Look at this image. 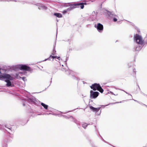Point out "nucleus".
Instances as JSON below:
<instances>
[{
  "label": "nucleus",
  "instance_id": "obj_40",
  "mask_svg": "<svg viewBox=\"0 0 147 147\" xmlns=\"http://www.w3.org/2000/svg\"><path fill=\"white\" fill-rule=\"evenodd\" d=\"M108 105H105V106H108Z\"/></svg>",
  "mask_w": 147,
  "mask_h": 147
},
{
  "label": "nucleus",
  "instance_id": "obj_31",
  "mask_svg": "<svg viewBox=\"0 0 147 147\" xmlns=\"http://www.w3.org/2000/svg\"><path fill=\"white\" fill-rule=\"evenodd\" d=\"M50 114H51V113H49V114H48L47 113H45L44 114L45 115H48Z\"/></svg>",
  "mask_w": 147,
  "mask_h": 147
},
{
  "label": "nucleus",
  "instance_id": "obj_23",
  "mask_svg": "<svg viewBox=\"0 0 147 147\" xmlns=\"http://www.w3.org/2000/svg\"><path fill=\"white\" fill-rule=\"evenodd\" d=\"M113 20L114 22H116L117 21V19L115 18V17H113Z\"/></svg>",
  "mask_w": 147,
  "mask_h": 147
},
{
  "label": "nucleus",
  "instance_id": "obj_34",
  "mask_svg": "<svg viewBox=\"0 0 147 147\" xmlns=\"http://www.w3.org/2000/svg\"><path fill=\"white\" fill-rule=\"evenodd\" d=\"M68 112H61V113H62L65 114V113H68Z\"/></svg>",
  "mask_w": 147,
  "mask_h": 147
},
{
  "label": "nucleus",
  "instance_id": "obj_24",
  "mask_svg": "<svg viewBox=\"0 0 147 147\" xmlns=\"http://www.w3.org/2000/svg\"><path fill=\"white\" fill-rule=\"evenodd\" d=\"M67 9H66V10H64L63 12H62V13H63V14H65V13H66L67 12Z\"/></svg>",
  "mask_w": 147,
  "mask_h": 147
},
{
  "label": "nucleus",
  "instance_id": "obj_33",
  "mask_svg": "<svg viewBox=\"0 0 147 147\" xmlns=\"http://www.w3.org/2000/svg\"><path fill=\"white\" fill-rule=\"evenodd\" d=\"M74 79H76L77 80H79V79L78 78H76L75 77H74Z\"/></svg>",
  "mask_w": 147,
  "mask_h": 147
},
{
  "label": "nucleus",
  "instance_id": "obj_13",
  "mask_svg": "<svg viewBox=\"0 0 147 147\" xmlns=\"http://www.w3.org/2000/svg\"><path fill=\"white\" fill-rule=\"evenodd\" d=\"M51 58L53 59H54L55 58H57L59 60L60 59V57H57V56H54L51 55H50L49 58H48L47 59H45L44 61H46L47 60H49Z\"/></svg>",
  "mask_w": 147,
  "mask_h": 147
},
{
  "label": "nucleus",
  "instance_id": "obj_22",
  "mask_svg": "<svg viewBox=\"0 0 147 147\" xmlns=\"http://www.w3.org/2000/svg\"><path fill=\"white\" fill-rule=\"evenodd\" d=\"M56 52V51L55 49H53V53H52V54L53 55H55V53Z\"/></svg>",
  "mask_w": 147,
  "mask_h": 147
},
{
  "label": "nucleus",
  "instance_id": "obj_26",
  "mask_svg": "<svg viewBox=\"0 0 147 147\" xmlns=\"http://www.w3.org/2000/svg\"><path fill=\"white\" fill-rule=\"evenodd\" d=\"M137 86H138V88L136 90H137L138 91L140 90V88L139 85H138Z\"/></svg>",
  "mask_w": 147,
  "mask_h": 147
},
{
  "label": "nucleus",
  "instance_id": "obj_2",
  "mask_svg": "<svg viewBox=\"0 0 147 147\" xmlns=\"http://www.w3.org/2000/svg\"><path fill=\"white\" fill-rule=\"evenodd\" d=\"M2 78H3L4 79H6V80H5V81L7 83V87H13V85H11V82L9 80H13V78L11 77L9 75L5 74L1 76L0 79Z\"/></svg>",
  "mask_w": 147,
  "mask_h": 147
},
{
  "label": "nucleus",
  "instance_id": "obj_19",
  "mask_svg": "<svg viewBox=\"0 0 147 147\" xmlns=\"http://www.w3.org/2000/svg\"><path fill=\"white\" fill-rule=\"evenodd\" d=\"M141 48L140 46H138L137 47H136L135 49V50L136 51H139L140 50Z\"/></svg>",
  "mask_w": 147,
  "mask_h": 147
},
{
  "label": "nucleus",
  "instance_id": "obj_4",
  "mask_svg": "<svg viewBox=\"0 0 147 147\" xmlns=\"http://www.w3.org/2000/svg\"><path fill=\"white\" fill-rule=\"evenodd\" d=\"M28 102L32 104L37 106L38 105V102L36 100L34 97H30L28 98Z\"/></svg>",
  "mask_w": 147,
  "mask_h": 147
},
{
  "label": "nucleus",
  "instance_id": "obj_16",
  "mask_svg": "<svg viewBox=\"0 0 147 147\" xmlns=\"http://www.w3.org/2000/svg\"><path fill=\"white\" fill-rule=\"evenodd\" d=\"M41 105L44 107L45 109H48V106L47 105H45L44 103L42 102L41 103Z\"/></svg>",
  "mask_w": 147,
  "mask_h": 147
},
{
  "label": "nucleus",
  "instance_id": "obj_15",
  "mask_svg": "<svg viewBox=\"0 0 147 147\" xmlns=\"http://www.w3.org/2000/svg\"><path fill=\"white\" fill-rule=\"evenodd\" d=\"M54 15L58 18L62 17L61 14L59 13H54Z\"/></svg>",
  "mask_w": 147,
  "mask_h": 147
},
{
  "label": "nucleus",
  "instance_id": "obj_28",
  "mask_svg": "<svg viewBox=\"0 0 147 147\" xmlns=\"http://www.w3.org/2000/svg\"><path fill=\"white\" fill-rule=\"evenodd\" d=\"M66 72V74H69V75L70 74V73H69V71H68V70H67L66 71H65Z\"/></svg>",
  "mask_w": 147,
  "mask_h": 147
},
{
  "label": "nucleus",
  "instance_id": "obj_39",
  "mask_svg": "<svg viewBox=\"0 0 147 147\" xmlns=\"http://www.w3.org/2000/svg\"><path fill=\"white\" fill-rule=\"evenodd\" d=\"M135 69H134V71L135 72Z\"/></svg>",
  "mask_w": 147,
  "mask_h": 147
},
{
  "label": "nucleus",
  "instance_id": "obj_41",
  "mask_svg": "<svg viewBox=\"0 0 147 147\" xmlns=\"http://www.w3.org/2000/svg\"><path fill=\"white\" fill-rule=\"evenodd\" d=\"M23 105L24 106L25 105V104L24 103H23Z\"/></svg>",
  "mask_w": 147,
  "mask_h": 147
},
{
  "label": "nucleus",
  "instance_id": "obj_18",
  "mask_svg": "<svg viewBox=\"0 0 147 147\" xmlns=\"http://www.w3.org/2000/svg\"><path fill=\"white\" fill-rule=\"evenodd\" d=\"M89 125V124H87L86 123H83L82 124V126L84 128H86V127Z\"/></svg>",
  "mask_w": 147,
  "mask_h": 147
},
{
  "label": "nucleus",
  "instance_id": "obj_38",
  "mask_svg": "<svg viewBox=\"0 0 147 147\" xmlns=\"http://www.w3.org/2000/svg\"><path fill=\"white\" fill-rule=\"evenodd\" d=\"M105 142V141L103 139H102Z\"/></svg>",
  "mask_w": 147,
  "mask_h": 147
},
{
  "label": "nucleus",
  "instance_id": "obj_30",
  "mask_svg": "<svg viewBox=\"0 0 147 147\" xmlns=\"http://www.w3.org/2000/svg\"><path fill=\"white\" fill-rule=\"evenodd\" d=\"M114 88L115 89H117V90H121V89H119V88H117L115 87H114Z\"/></svg>",
  "mask_w": 147,
  "mask_h": 147
},
{
  "label": "nucleus",
  "instance_id": "obj_43",
  "mask_svg": "<svg viewBox=\"0 0 147 147\" xmlns=\"http://www.w3.org/2000/svg\"><path fill=\"white\" fill-rule=\"evenodd\" d=\"M69 71V73H71V72H71V71Z\"/></svg>",
  "mask_w": 147,
  "mask_h": 147
},
{
  "label": "nucleus",
  "instance_id": "obj_37",
  "mask_svg": "<svg viewBox=\"0 0 147 147\" xmlns=\"http://www.w3.org/2000/svg\"><path fill=\"white\" fill-rule=\"evenodd\" d=\"M119 102L121 103V102H116V103H119Z\"/></svg>",
  "mask_w": 147,
  "mask_h": 147
},
{
  "label": "nucleus",
  "instance_id": "obj_36",
  "mask_svg": "<svg viewBox=\"0 0 147 147\" xmlns=\"http://www.w3.org/2000/svg\"><path fill=\"white\" fill-rule=\"evenodd\" d=\"M101 112V111H100V112L98 114H97V115H100V114Z\"/></svg>",
  "mask_w": 147,
  "mask_h": 147
},
{
  "label": "nucleus",
  "instance_id": "obj_29",
  "mask_svg": "<svg viewBox=\"0 0 147 147\" xmlns=\"http://www.w3.org/2000/svg\"><path fill=\"white\" fill-rule=\"evenodd\" d=\"M132 100H133V99H132ZM133 100H134V101H136V102H138V103H140V104H142V103H140V102H139L138 101H137V100H134V99H133Z\"/></svg>",
  "mask_w": 147,
  "mask_h": 147
},
{
  "label": "nucleus",
  "instance_id": "obj_21",
  "mask_svg": "<svg viewBox=\"0 0 147 147\" xmlns=\"http://www.w3.org/2000/svg\"><path fill=\"white\" fill-rule=\"evenodd\" d=\"M5 127H6V128H8V129H9V131L7 130H6V131H8V132L10 134V131H12V130H11V127H10V128H9V127H7L6 126H5Z\"/></svg>",
  "mask_w": 147,
  "mask_h": 147
},
{
  "label": "nucleus",
  "instance_id": "obj_10",
  "mask_svg": "<svg viewBox=\"0 0 147 147\" xmlns=\"http://www.w3.org/2000/svg\"><path fill=\"white\" fill-rule=\"evenodd\" d=\"M36 5L38 6V8L39 9L46 10L47 9V7L45 6V5L43 4L37 3L35 4Z\"/></svg>",
  "mask_w": 147,
  "mask_h": 147
},
{
  "label": "nucleus",
  "instance_id": "obj_3",
  "mask_svg": "<svg viewBox=\"0 0 147 147\" xmlns=\"http://www.w3.org/2000/svg\"><path fill=\"white\" fill-rule=\"evenodd\" d=\"M134 41L138 44L143 46L145 44L142 36L138 34H136L134 35Z\"/></svg>",
  "mask_w": 147,
  "mask_h": 147
},
{
  "label": "nucleus",
  "instance_id": "obj_9",
  "mask_svg": "<svg viewBox=\"0 0 147 147\" xmlns=\"http://www.w3.org/2000/svg\"><path fill=\"white\" fill-rule=\"evenodd\" d=\"M62 116L66 119L70 118L71 121L74 122L78 124L79 122L77 121L75 118L71 116H67L65 115H62Z\"/></svg>",
  "mask_w": 147,
  "mask_h": 147
},
{
  "label": "nucleus",
  "instance_id": "obj_8",
  "mask_svg": "<svg viewBox=\"0 0 147 147\" xmlns=\"http://www.w3.org/2000/svg\"><path fill=\"white\" fill-rule=\"evenodd\" d=\"M105 13L107 14V16H108V18L110 19L116 16L113 12H111L109 11L106 10Z\"/></svg>",
  "mask_w": 147,
  "mask_h": 147
},
{
  "label": "nucleus",
  "instance_id": "obj_6",
  "mask_svg": "<svg viewBox=\"0 0 147 147\" xmlns=\"http://www.w3.org/2000/svg\"><path fill=\"white\" fill-rule=\"evenodd\" d=\"M94 27L97 29L98 31L100 32H102L103 30V26L100 23H98L95 24L94 25Z\"/></svg>",
  "mask_w": 147,
  "mask_h": 147
},
{
  "label": "nucleus",
  "instance_id": "obj_17",
  "mask_svg": "<svg viewBox=\"0 0 147 147\" xmlns=\"http://www.w3.org/2000/svg\"><path fill=\"white\" fill-rule=\"evenodd\" d=\"M97 90L99 91L101 93H102L103 92V90L102 87H101L100 86V85L98 87Z\"/></svg>",
  "mask_w": 147,
  "mask_h": 147
},
{
  "label": "nucleus",
  "instance_id": "obj_14",
  "mask_svg": "<svg viewBox=\"0 0 147 147\" xmlns=\"http://www.w3.org/2000/svg\"><path fill=\"white\" fill-rule=\"evenodd\" d=\"M96 16H91L88 19V20L89 21H93L96 19Z\"/></svg>",
  "mask_w": 147,
  "mask_h": 147
},
{
  "label": "nucleus",
  "instance_id": "obj_7",
  "mask_svg": "<svg viewBox=\"0 0 147 147\" xmlns=\"http://www.w3.org/2000/svg\"><path fill=\"white\" fill-rule=\"evenodd\" d=\"M99 93L98 92H94L92 90L90 91V98L94 99L96 98L98 96Z\"/></svg>",
  "mask_w": 147,
  "mask_h": 147
},
{
  "label": "nucleus",
  "instance_id": "obj_12",
  "mask_svg": "<svg viewBox=\"0 0 147 147\" xmlns=\"http://www.w3.org/2000/svg\"><path fill=\"white\" fill-rule=\"evenodd\" d=\"M89 107L90 109L93 112H97L99 110H100V107H98V108H95L93 107L90 106H89Z\"/></svg>",
  "mask_w": 147,
  "mask_h": 147
},
{
  "label": "nucleus",
  "instance_id": "obj_25",
  "mask_svg": "<svg viewBox=\"0 0 147 147\" xmlns=\"http://www.w3.org/2000/svg\"><path fill=\"white\" fill-rule=\"evenodd\" d=\"M109 93H110L111 94H112L114 95H116L117 96V95H118L117 94H114V93L113 92H112L111 91H109Z\"/></svg>",
  "mask_w": 147,
  "mask_h": 147
},
{
  "label": "nucleus",
  "instance_id": "obj_11",
  "mask_svg": "<svg viewBox=\"0 0 147 147\" xmlns=\"http://www.w3.org/2000/svg\"><path fill=\"white\" fill-rule=\"evenodd\" d=\"M99 85L100 84H99L94 83V84L92 85L90 87L91 89L95 91L97 90L98 87L99 86Z\"/></svg>",
  "mask_w": 147,
  "mask_h": 147
},
{
  "label": "nucleus",
  "instance_id": "obj_5",
  "mask_svg": "<svg viewBox=\"0 0 147 147\" xmlns=\"http://www.w3.org/2000/svg\"><path fill=\"white\" fill-rule=\"evenodd\" d=\"M17 67L19 68L20 69L30 71V67L26 65H17Z\"/></svg>",
  "mask_w": 147,
  "mask_h": 147
},
{
  "label": "nucleus",
  "instance_id": "obj_27",
  "mask_svg": "<svg viewBox=\"0 0 147 147\" xmlns=\"http://www.w3.org/2000/svg\"><path fill=\"white\" fill-rule=\"evenodd\" d=\"M121 90L123 91L124 92H125L126 94H127L129 95H130L131 96H132V95H131V94H129V93L127 92H126L125 91H124V90Z\"/></svg>",
  "mask_w": 147,
  "mask_h": 147
},
{
  "label": "nucleus",
  "instance_id": "obj_20",
  "mask_svg": "<svg viewBox=\"0 0 147 147\" xmlns=\"http://www.w3.org/2000/svg\"><path fill=\"white\" fill-rule=\"evenodd\" d=\"M16 78H17V79H20V78H21L24 81H25L24 80V79H25V78L24 77H20V76H19V77H16Z\"/></svg>",
  "mask_w": 147,
  "mask_h": 147
},
{
  "label": "nucleus",
  "instance_id": "obj_35",
  "mask_svg": "<svg viewBox=\"0 0 147 147\" xmlns=\"http://www.w3.org/2000/svg\"><path fill=\"white\" fill-rule=\"evenodd\" d=\"M142 105H145V106H146V107H147V105H145V104H141Z\"/></svg>",
  "mask_w": 147,
  "mask_h": 147
},
{
  "label": "nucleus",
  "instance_id": "obj_1",
  "mask_svg": "<svg viewBox=\"0 0 147 147\" xmlns=\"http://www.w3.org/2000/svg\"><path fill=\"white\" fill-rule=\"evenodd\" d=\"M68 4L69 5L70 7L67 9L68 11H70L76 7H77V6H79L80 5L81 9H82L84 8V5H86V3H78L73 4L69 3Z\"/></svg>",
  "mask_w": 147,
  "mask_h": 147
},
{
  "label": "nucleus",
  "instance_id": "obj_42",
  "mask_svg": "<svg viewBox=\"0 0 147 147\" xmlns=\"http://www.w3.org/2000/svg\"><path fill=\"white\" fill-rule=\"evenodd\" d=\"M16 75L18 76V75L17 74H16Z\"/></svg>",
  "mask_w": 147,
  "mask_h": 147
},
{
  "label": "nucleus",
  "instance_id": "obj_32",
  "mask_svg": "<svg viewBox=\"0 0 147 147\" xmlns=\"http://www.w3.org/2000/svg\"><path fill=\"white\" fill-rule=\"evenodd\" d=\"M2 125L0 124V129H2Z\"/></svg>",
  "mask_w": 147,
  "mask_h": 147
}]
</instances>
